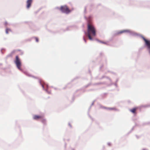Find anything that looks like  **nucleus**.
I'll list each match as a JSON object with an SVG mask.
<instances>
[{
    "instance_id": "nucleus-1",
    "label": "nucleus",
    "mask_w": 150,
    "mask_h": 150,
    "mask_svg": "<svg viewBox=\"0 0 150 150\" xmlns=\"http://www.w3.org/2000/svg\"><path fill=\"white\" fill-rule=\"evenodd\" d=\"M96 35V30L94 26L90 23H88V36L89 39L92 40V37H94Z\"/></svg>"
},
{
    "instance_id": "nucleus-2",
    "label": "nucleus",
    "mask_w": 150,
    "mask_h": 150,
    "mask_svg": "<svg viewBox=\"0 0 150 150\" xmlns=\"http://www.w3.org/2000/svg\"><path fill=\"white\" fill-rule=\"evenodd\" d=\"M17 68L20 71L23 72L25 74L26 76L29 77H32L33 78H34L35 79H38V77H37L35 76H34L32 75L31 74L29 73L27 71H24L23 69L21 67V66H16Z\"/></svg>"
},
{
    "instance_id": "nucleus-3",
    "label": "nucleus",
    "mask_w": 150,
    "mask_h": 150,
    "mask_svg": "<svg viewBox=\"0 0 150 150\" xmlns=\"http://www.w3.org/2000/svg\"><path fill=\"white\" fill-rule=\"evenodd\" d=\"M60 10L62 12L66 14L69 13L71 11L66 5L61 6L60 8Z\"/></svg>"
},
{
    "instance_id": "nucleus-4",
    "label": "nucleus",
    "mask_w": 150,
    "mask_h": 150,
    "mask_svg": "<svg viewBox=\"0 0 150 150\" xmlns=\"http://www.w3.org/2000/svg\"><path fill=\"white\" fill-rule=\"evenodd\" d=\"M38 79V82L39 83L40 85L42 86V88L43 89L45 90L47 93L48 94H50L51 93V91H48V89L47 88H45L44 86H43V85L42 84L41 82V80L38 78V79Z\"/></svg>"
},
{
    "instance_id": "nucleus-5",
    "label": "nucleus",
    "mask_w": 150,
    "mask_h": 150,
    "mask_svg": "<svg viewBox=\"0 0 150 150\" xmlns=\"http://www.w3.org/2000/svg\"><path fill=\"white\" fill-rule=\"evenodd\" d=\"M10 71V69L8 67H3V66H0V72L5 71L8 72Z\"/></svg>"
},
{
    "instance_id": "nucleus-6",
    "label": "nucleus",
    "mask_w": 150,
    "mask_h": 150,
    "mask_svg": "<svg viewBox=\"0 0 150 150\" xmlns=\"http://www.w3.org/2000/svg\"><path fill=\"white\" fill-rule=\"evenodd\" d=\"M138 107H134L129 109V111L133 113L135 116L137 114V110L138 109Z\"/></svg>"
},
{
    "instance_id": "nucleus-7",
    "label": "nucleus",
    "mask_w": 150,
    "mask_h": 150,
    "mask_svg": "<svg viewBox=\"0 0 150 150\" xmlns=\"http://www.w3.org/2000/svg\"><path fill=\"white\" fill-rule=\"evenodd\" d=\"M80 91L81 90H77L76 91V92H80L79 93V94L78 95H76L75 94L74 95L73 97L72 98V102H73L74 101L75 97L79 96L82 93H81Z\"/></svg>"
},
{
    "instance_id": "nucleus-8",
    "label": "nucleus",
    "mask_w": 150,
    "mask_h": 150,
    "mask_svg": "<svg viewBox=\"0 0 150 150\" xmlns=\"http://www.w3.org/2000/svg\"><path fill=\"white\" fill-rule=\"evenodd\" d=\"M16 59L15 62L16 65L20 66L21 65L20 61L18 56H16Z\"/></svg>"
},
{
    "instance_id": "nucleus-9",
    "label": "nucleus",
    "mask_w": 150,
    "mask_h": 150,
    "mask_svg": "<svg viewBox=\"0 0 150 150\" xmlns=\"http://www.w3.org/2000/svg\"><path fill=\"white\" fill-rule=\"evenodd\" d=\"M100 107L102 108L108 110H116L117 109L115 108H109L107 107L104 106H101Z\"/></svg>"
},
{
    "instance_id": "nucleus-10",
    "label": "nucleus",
    "mask_w": 150,
    "mask_h": 150,
    "mask_svg": "<svg viewBox=\"0 0 150 150\" xmlns=\"http://www.w3.org/2000/svg\"><path fill=\"white\" fill-rule=\"evenodd\" d=\"M42 118V116L38 115H34L33 117V119L35 120H38L39 119Z\"/></svg>"
},
{
    "instance_id": "nucleus-11",
    "label": "nucleus",
    "mask_w": 150,
    "mask_h": 150,
    "mask_svg": "<svg viewBox=\"0 0 150 150\" xmlns=\"http://www.w3.org/2000/svg\"><path fill=\"white\" fill-rule=\"evenodd\" d=\"M32 2V0H27V8H29L31 6Z\"/></svg>"
},
{
    "instance_id": "nucleus-12",
    "label": "nucleus",
    "mask_w": 150,
    "mask_h": 150,
    "mask_svg": "<svg viewBox=\"0 0 150 150\" xmlns=\"http://www.w3.org/2000/svg\"><path fill=\"white\" fill-rule=\"evenodd\" d=\"M94 101H93V102H92V104H91V105L90 106V107L89 108V109H88V116H89V117L91 119L93 120V118H92V117L90 115H89V112L91 108V106L92 105H93V104H94Z\"/></svg>"
},
{
    "instance_id": "nucleus-13",
    "label": "nucleus",
    "mask_w": 150,
    "mask_h": 150,
    "mask_svg": "<svg viewBox=\"0 0 150 150\" xmlns=\"http://www.w3.org/2000/svg\"><path fill=\"white\" fill-rule=\"evenodd\" d=\"M41 83L43 85V86H45L46 88L48 89L49 88V86L48 84L46 83L45 82H44L43 81H41Z\"/></svg>"
},
{
    "instance_id": "nucleus-14",
    "label": "nucleus",
    "mask_w": 150,
    "mask_h": 150,
    "mask_svg": "<svg viewBox=\"0 0 150 150\" xmlns=\"http://www.w3.org/2000/svg\"><path fill=\"white\" fill-rule=\"evenodd\" d=\"M42 120H41V122L44 125H46V120L45 119L42 118H41Z\"/></svg>"
},
{
    "instance_id": "nucleus-15",
    "label": "nucleus",
    "mask_w": 150,
    "mask_h": 150,
    "mask_svg": "<svg viewBox=\"0 0 150 150\" xmlns=\"http://www.w3.org/2000/svg\"><path fill=\"white\" fill-rule=\"evenodd\" d=\"M129 32V30H123L119 32L118 33V34H122V33H125V32Z\"/></svg>"
},
{
    "instance_id": "nucleus-16",
    "label": "nucleus",
    "mask_w": 150,
    "mask_h": 150,
    "mask_svg": "<svg viewBox=\"0 0 150 150\" xmlns=\"http://www.w3.org/2000/svg\"><path fill=\"white\" fill-rule=\"evenodd\" d=\"M150 106V105H142L141 106V108H147V107H149Z\"/></svg>"
},
{
    "instance_id": "nucleus-17",
    "label": "nucleus",
    "mask_w": 150,
    "mask_h": 150,
    "mask_svg": "<svg viewBox=\"0 0 150 150\" xmlns=\"http://www.w3.org/2000/svg\"><path fill=\"white\" fill-rule=\"evenodd\" d=\"M92 85V83L91 82L89 83H88L85 86H84V87L86 88H87L89 86Z\"/></svg>"
},
{
    "instance_id": "nucleus-18",
    "label": "nucleus",
    "mask_w": 150,
    "mask_h": 150,
    "mask_svg": "<svg viewBox=\"0 0 150 150\" xmlns=\"http://www.w3.org/2000/svg\"><path fill=\"white\" fill-rule=\"evenodd\" d=\"M97 90L96 89H91L87 90V91H94Z\"/></svg>"
},
{
    "instance_id": "nucleus-19",
    "label": "nucleus",
    "mask_w": 150,
    "mask_h": 150,
    "mask_svg": "<svg viewBox=\"0 0 150 150\" xmlns=\"http://www.w3.org/2000/svg\"><path fill=\"white\" fill-rule=\"evenodd\" d=\"M101 83H100V82L96 83H94L92 84V85H93V86L99 85L101 84Z\"/></svg>"
},
{
    "instance_id": "nucleus-20",
    "label": "nucleus",
    "mask_w": 150,
    "mask_h": 150,
    "mask_svg": "<svg viewBox=\"0 0 150 150\" xmlns=\"http://www.w3.org/2000/svg\"><path fill=\"white\" fill-rule=\"evenodd\" d=\"M11 31V30L10 29H8V28H7L6 29V33L8 34V32L9 31Z\"/></svg>"
},
{
    "instance_id": "nucleus-21",
    "label": "nucleus",
    "mask_w": 150,
    "mask_h": 150,
    "mask_svg": "<svg viewBox=\"0 0 150 150\" xmlns=\"http://www.w3.org/2000/svg\"><path fill=\"white\" fill-rule=\"evenodd\" d=\"M135 127L134 126L132 128V129H131L130 130V131L128 133H127V134H129L130 133L132 132V131L134 130V127Z\"/></svg>"
},
{
    "instance_id": "nucleus-22",
    "label": "nucleus",
    "mask_w": 150,
    "mask_h": 150,
    "mask_svg": "<svg viewBox=\"0 0 150 150\" xmlns=\"http://www.w3.org/2000/svg\"><path fill=\"white\" fill-rule=\"evenodd\" d=\"M105 78H106L107 79H108L109 80V81H110V82H112V80L108 76H105Z\"/></svg>"
},
{
    "instance_id": "nucleus-23",
    "label": "nucleus",
    "mask_w": 150,
    "mask_h": 150,
    "mask_svg": "<svg viewBox=\"0 0 150 150\" xmlns=\"http://www.w3.org/2000/svg\"><path fill=\"white\" fill-rule=\"evenodd\" d=\"M99 41V42L100 43H103V44H107V43L105 42H103V41Z\"/></svg>"
},
{
    "instance_id": "nucleus-24",
    "label": "nucleus",
    "mask_w": 150,
    "mask_h": 150,
    "mask_svg": "<svg viewBox=\"0 0 150 150\" xmlns=\"http://www.w3.org/2000/svg\"><path fill=\"white\" fill-rule=\"evenodd\" d=\"M110 84H109L108 85V86H112V85H113L114 84V83H113L112 82H112H110Z\"/></svg>"
},
{
    "instance_id": "nucleus-25",
    "label": "nucleus",
    "mask_w": 150,
    "mask_h": 150,
    "mask_svg": "<svg viewBox=\"0 0 150 150\" xmlns=\"http://www.w3.org/2000/svg\"><path fill=\"white\" fill-rule=\"evenodd\" d=\"M79 78V77L78 76H76L75 77V78H74L73 79H72L71 80V81H73L74 80H75V79H77Z\"/></svg>"
},
{
    "instance_id": "nucleus-26",
    "label": "nucleus",
    "mask_w": 150,
    "mask_h": 150,
    "mask_svg": "<svg viewBox=\"0 0 150 150\" xmlns=\"http://www.w3.org/2000/svg\"><path fill=\"white\" fill-rule=\"evenodd\" d=\"M35 39L36 40V41L37 42H38L39 41L38 39V38L35 37Z\"/></svg>"
},
{
    "instance_id": "nucleus-27",
    "label": "nucleus",
    "mask_w": 150,
    "mask_h": 150,
    "mask_svg": "<svg viewBox=\"0 0 150 150\" xmlns=\"http://www.w3.org/2000/svg\"><path fill=\"white\" fill-rule=\"evenodd\" d=\"M113 85H115V86L116 88H117L118 87V86H117V83H114V84Z\"/></svg>"
},
{
    "instance_id": "nucleus-28",
    "label": "nucleus",
    "mask_w": 150,
    "mask_h": 150,
    "mask_svg": "<svg viewBox=\"0 0 150 150\" xmlns=\"http://www.w3.org/2000/svg\"><path fill=\"white\" fill-rule=\"evenodd\" d=\"M108 145L109 146H111V144L110 142H108L107 143Z\"/></svg>"
},
{
    "instance_id": "nucleus-29",
    "label": "nucleus",
    "mask_w": 150,
    "mask_h": 150,
    "mask_svg": "<svg viewBox=\"0 0 150 150\" xmlns=\"http://www.w3.org/2000/svg\"><path fill=\"white\" fill-rule=\"evenodd\" d=\"M105 78V76H103L101 78L99 79L101 80L102 79L104 78Z\"/></svg>"
},
{
    "instance_id": "nucleus-30",
    "label": "nucleus",
    "mask_w": 150,
    "mask_h": 150,
    "mask_svg": "<svg viewBox=\"0 0 150 150\" xmlns=\"http://www.w3.org/2000/svg\"><path fill=\"white\" fill-rule=\"evenodd\" d=\"M107 94V93H104L103 94H101V96H103L106 95Z\"/></svg>"
},
{
    "instance_id": "nucleus-31",
    "label": "nucleus",
    "mask_w": 150,
    "mask_h": 150,
    "mask_svg": "<svg viewBox=\"0 0 150 150\" xmlns=\"http://www.w3.org/2000/svg\"><path fill=\"white\" fill-rule=\"evenodd\" d=\"M69 88V87L68 86H66L65 87L63 88V89H66V88Z\"/></svg>"
},
{
    "instance_id": "nucleus-32",
    "label": "nucleus",
    "mask_w": 150,
    "mask_h": 150,
    "mask_svg": "<svg viewBox=\"0 0 150 150\" xmlns=\"http://www.w3.org/2000/svg\"><path fill=\"white\" fill-rule=\"evenodd\" d=\"M146 124H147V125H150V122H146Z\"/></svg>"
},
{
    "instance_id": "nucleus-33",
    "label": "nucleus",
    "mask_w": 150,
    "mask_h": 150,
    "mask_svg": "<svg viewBox=\"0 0 150 150\" xmlns=\"http://www.w3.org/2000/svg\"><path fill=\"white\" fill-rule=\"evenodd\" d=\"M118 81H119V79L118 78H117L115 83H117Z\"/></svg>"
},
{
    "instance_id": "nucleus-34",
    "label": "nucleus",
    "mask_w": 150,
    "mask_h": 150,
    "mask_svg": "<svg viewBox=\"0 0 150 150\" xmlns=\"http://www.w3.org/2000/svg\"><path fill=\"white\" fill-rule=\"evenodd\" d=\"M68 125L71 128H72V126L70 123H69Z\"/></svg>"
},
{
    "instance_id": "nucleus-35",
    "label": "nucleus",
    "mask_w": 150,
    "mask_h": 150,
    "mask_svg": "<svg viewBox=\"0 0 150 150\" xmlns=\"http://www.w3.org/2000/svg\"><path fill=\"white\" fill-rule=\"evenodd\" d=\"M135 136L137 139H139L140 137L139 136H137V135H136Z\"/></svg>"
},
{
    "instance_id": "nucleus-36",
    "label": "nucleus",
    "mask_w": 150,
    "mask_h": 150,
    "mask_svg": "<svg viewBox=\"0 0 150 150\" xmlns=\"http://www.w3.org/2000/svg\"><path fill=\"white\" fill-rule=\"evenodd\" d=\"M147 125V124H146V122H144V123H143V124H142V125H143V126H144V125Z\"/></svg>"
},
{
    "instance_id": "nucleus-37",
    "label": "nucleus",
    "mask_w": 150,
    "mask_h": 150,
    "mask_svg": "<svg viewBox=\"0 0 150 150\" xmlns=\"http://www.w3.org/2000/svg\"><path fill=\"white\" fill-rule=\"evenodd\" d=\"M127 102H128L129 103H131V101H130V100H128L127 101Z\"/></svg>"
},
{
    "instance_id": "nucleus-38",
    "label": "nucleus",
    "mask_w": 150,
    "mask_h": 150,
    "mask_svg": "<svg viewBox=\"0 0 150 150\" xmlns=\"http://www.w3.org/2000/svg\"><path fill=\"white\" fill-rule=\"evenodd\" d=\"M88 71H89V73L90 74V75H91V71L90 69H89Z\"/></svg>"
},
{
    "instance_id": "nucleus-39",
    "label": "nucleus",
    "mask_w": 150,
    "mask_h": 150,
    "mask_svg": "<svg viewBox=\"0 0 150 150\" xmlns=\"http://www.w3.org/2000/svg\"><path fill=\"white\" fill-rule=\"evenodd\" d=\"M100 83H102L101 84H104L105 83V82H100Z\"/></svg>"
},
{
    "instance_id": "nucleus-40",
    "label": "nucleus",
    "mask_w": 150,
    "mask_h": 150,
    "mask_svg": "<svg viewBox=\"0 0 150 150\" xmlns=\"http://www.w3.org/2000/svg\"><path fill=\"white\" fill-rule=\"evenodd\" d=\"M147 150V149L144 148V149H142V150Z\"/></svg>"
},
{
    "instance_id": "nucleus-41",
    "label": "nucleus",
    "mask_w": 150,
    "mask_h": 150,
    "mask_svg": "<svg viewBox=\"0 0 150 150\" xmlns=\"http://www.w3.org/2000/svg\"><path fill=\"white\" fill-rule=\"evenodd\" d=\"M67 144L66 143H65V148H66V146Z\"/></svg>"
},
{
    "instance_id": "nucleus-42",
    "label": "nucleus",
    "mask_w": 150,
    "mask_h": 150,
    "mask_svg": "<svg viewBox=\"0 0 150 150\" xmlns=\"http://www.w3.org/2000/svg\"><path fill=\"white\" fill-rule=\"evenodd\" d=\"M83 39H84V42H86V40H85V39L84 38Z\"/></svg>"
},
{
    "instance_id": "nucleus-43",
    "label": "nucleus",
    "mask_w": 150,
    "mask_h": 150,
    "mask_svg": "<svg viewBox=\"0 0 150 150\" xmlns=\"http://www.w3.org/2000/svg\"><path fill=\"white\" fill-rule=\"evenodd\" d=\"M85 91V90H84V91H83V93Z\"/></svg>"
},
{
    "instance_id": "nucleus-44",
    "label": "nucleus",
    "mask_w": 150,
    "mask_h": 150,
    "mask_svg": "<svg viewBox=\"0 0 150 150\" xmlns=\"http://www.w3.org/2000/svg\"><path fill=\"white\" fill-rule=\"evenodd\" d=\"M102 67H103V66H101V67H100V69H101V68H102Z\"/></svg>"
},
{
    "instance_id": "nucleus-45",
    "label": "nucleus",
    "mask_w": 150,
    "mask_h": 150,
    "mask_svg": "<svg viewBox=\"0 0 150 150\" xmlns=\"http://www.w3.org/2000/svg\"><path fill=\"white\" fill-rule=\"evenodd\" d=\"M70 84V83H68V85H69Z\"/></svg>"
},
{
    "instance_id": "nucleus-46",
    "label": "nucleus",
    "mask_w": 150,
    "mask_h": 150,
    "mask_svg": "<svg viewBox=\"0 0 150 150\" xmlns=\"http://www.w3.org/2000/svg\"><path fill=\"white\" fill-rule=\"evenodd\" d=\"M104 148H105V147H104V146L103 147V149H104Z\"/></svg>"
},
{
    "instance_id": "nucleus-47",
    "label": "nucleus",
    "mask_w": 150,
    "mask_h": 150,
    "mask_svg": "<svg viewBox=\"0 0 150 150\" xmlns=\"http://www.w3.org/2000/svg\"><path fill=\"white\" fill-rule=\"evenodd\" d=\"M54 89H55V90H56V88H54Z\"/></svg>"
}]
</instances>
